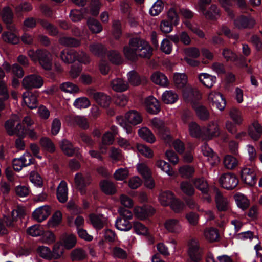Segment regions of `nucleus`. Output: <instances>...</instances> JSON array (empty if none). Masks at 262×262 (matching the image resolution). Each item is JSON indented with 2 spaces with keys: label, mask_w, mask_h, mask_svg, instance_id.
Masks as SVG:
<instances>
[{
  "label": "nucleus",
  "mask_w": 262,
  "mask_h": 262,
  "mask_svg": "<svg viewBox=\"0 0 262 262\" xmlns=\"http://www.w3.org/2000/svg\"><path fill=\"white\" fill-rule=\"evenodd\" d=\"M27 54L33 62H38L43 69L50 70L52 69V55L47 50L38 49L34 51L31 49L28 51Z\"/></svg>",
  "instance_id": "f257e3e1"
},
{
  "label": "nucleus",
  "mask_w": 262,
  "mask_h": 262,
  "mask_svg": "<svg viewBox=\"0 0 262 262\" xmlns=\"http://www.w3.org/2000/svg\"><path fill=\"white\" fill-rule=\"evenodd\" d=\"M151 126L156 129L159 136L166 142L169 143L171 137L169 129L165 126L164 122L159 118H154L150 121Z\"/></svg>",
  "instance_id": "f03ea898"
},
{
  "label": "nucleus",
  "mask_w": 262,
  "mask_h": 262,
  "mask_svg": "<svg viewBox=\"0 0 262 262\" xmlns=\"http://www.w3.org/2000/svg\"><path fill=\"white\" fill-rule=\"evenodd\" d=\"M130 44L134 47L137 48L138 57L149 58L152 54V48L148 42L138 37V41L132 40Z\"/></svg>",
  "instance_id": "7ed1b4c3"
},
{
  "label": "nucleus",
  "mask_w": 262,
  "mask_h": 262,
  "mask_svg": "<svg viewBox=\"0 0 262 262\" xmlns=\"http://www.w3.org/2000/svg\"><path fill=\"white\" fill-rule=\"evenodd\" d=\"M86 94L101 107H107L111 103V97L104 93L96 92L93 89H88L86 90Z\"/></svg>",
  "instance_id": "20e7f679"
},
{
  "label": "nucleus",
  "mask_w": 262,
  "mask_h": 262,
  "mask_svg": "<svg viewBox=\"0 0 262 262\" xmlns=\"http://www.w3.org/2000/svg\"><path fill=\"white\" fill-rule=\"evenodd\" d=\"M23 86L26 89L40 88L43 84L42 78L37 74H30L25 76L23 79Z\"/></svg>",
  "instance_id": "39448f33"
},
{
  "label": "nucleus",
  "mask_w": 262,
  "mask_h": 262,
  "mask_svg": "<svg viewBox=\"0 0 262 262\" xmlns=\"http://www.w3.org/2000/svg\"><path fill=\"white\" fill-rule=\"evenodd\" d=\"M208 101L210 104L220 111L224 110L226 102L222 95L217 92L212 91L208 94Z\"/></svg>",
  "instance_id": "423d86ee"
},
{
  "label": "nucleus",
  "mask_w": 262,
  "mask_h": 262,
  "mask_svg": "<svg viewBox=\"0 0 262 262\" xmlns=\"http://www.w3.org/2000/svg\"><path fill=\"white\" fill-rule=\"evenodd\" d=\"M220 135V129L217 122H210L206 126L202 128V138L210 140Z\"/></svg>",
  "instance_id": "0eeeda50"
},
{
  "label": "nucleus",
  "mask_w": 262,
  "mask_h": 262,
  "mask_svg": "<svg viewBox=\"0 0 262 262\" xmlns=\"http://www.w3.org/2000/svg\"><path fill=\"white\" fill-rule=\"evenodd\" d=\"M219 182L222 187L227 189H232L237 185L238 180L234 174L227 173L221 176Z\"/></svg>",
  "instance_id": "6e6552de"
},
{
  "label": "nucleus",
  "mask_w": 262,
  "mask_h": 262,
  "mask_svg": "<svg viewBox=\"0 0 262 262\" xmlns=\"http://www.w3.org/2000/svg\"><path fill=\"white\" fill-rule=\"evenodd\" d=\"M233 24L235 27L238 29L251 28L255 25V20L251 16L241 15L234 19Z\"/></svg>",
  "instance_id": "1a4fd4ad"
},
{
  "label": "nucleus",
  "mask_w": 262,
  "mask_h": 262,
  "mask_svg": "<svg viewBox=\"0 0 262 262\" xmlns=\"http://www.w3.org/2000/svg\"><path fill=\"white\" fill-rule=\"evenodd\" d=\"M165 229L169 233L180 234L183 231V227L180 220L174 218H169L164 222Z\"/></svg>",
  "instance_id": "9d476101"
},
{
  "label": "nucleus",
  "mask_w": 262,
  "mask_h": 262,
  "mask_svg": "<svg viewBox=\"0 0 262 262\" xmlns=\"http://www.w3.org/2000/svg\"><path fill=\"white\" fill-rule=\"evenodd\" d=\"M155 212L153 207L149 205L136 206L134 209L135 216L139 220H144L152 215Z\"/></svg>",
  "instance_id": "9b49d317"
},
{
  "label": "nucleus",
  "mask_w": 262,
  "mask_h": 262,
  "mask_svg": "<svg viewBox=\"0 0 262 262\" xmlns=\"http://www.w3.org/2000/svg\"><path fill=\"white\" fill-rule=\"evenodd\" d=\"M198 11L203 14L204 16L209 19H216L220 15V10L215 5H211L209 10L206 11L205 7L202 4H199L198 8Z\"/></svg>",
  "instance_id": "f8f14e48"
},
{
  "label": "nucleus",
  "mask_w": 262,
  "mask_h": 262,
  "mask_svg": "<svg viewBox=\"0 0 262 262\" xmlns=\"http://www.w3.org/2000/svg\"><path fill=\"white\" fill-rule=\"evenodd\" d=\"M74 182L81 193H85L84 188L91 183L90 177L88 175L83 176L81 173H77L74 177Z\"/></svg>",
  "instance_id": "ddd939ff"
},
{
  "label": "nucleus",
  "mask_w": 262,
  "mask_h": 262,
  "mask_svg": "<svg viewBox=\"0 0 262 262\" xmlns=\"http://www.w3.org/2000/svg\"><path fill=\"white\" fill-rule=\"evenodd\" d=\"M241 178L246 184L250 186H253L256 183V173L252 168H244L241 171Z\"/></svg>",
  "instance_id": "4468645a"
},
{
  "label": "nucleus",
  "mask_w": 262,
  "mask_h": 262,
  "mask_svg": "<svg viewBox=\"0 0 262 262\" xmlns=\"http://www.w3.org/2000/svg\"><path fill=\"white\" fill-rule=\"evenodd\" d=\"M51 212L50 207L48 205H44L36 209L33 211L32 216L36 221L41 222L49 216Z\"/></svg>",
  "instance_id": "2eb2a0df"
},
{
  "label": "nucleus",
  "mask_w": 262,
  "mask_h": 262,
  "mask_svg": "<svg viewBox=\"0 0 262 262\" xmlns=\"http://www.w3.org/2000/svg\"><path fill=\"white\" fill-rule=\"evenodd\" d=\"M215 201L216 207L219 211H227L230 209V203L228 199L224 196L218 190L216 191Z\"/></svg>",
  "instance_id": "dca6fc26"
},
{
  "label": "nucleus",
  "mask_w": 262,
  "mask_h": 262,
  "mask_svg": "<svg viewBox=\"0 0 262 262\" xmlns=\"http://www.w3.org/2000/svg\"><path fill=\"white\" fill-rule=\"evenodd\" d=\"M138 41V37L131 38L128 43V45L125 46L123 48V52L125 58L130 61H135L138 58L137 48L132 46L130 44L132 40Z\"/></svg>",
  "instance_id": "f3484780"
},
{
  "label": "nucleus",
  "mask_w": 262,
  "mask_h": 262,
  "mask_svg": "<svg viewBox=\"0 0 262 262\" xmlns=\"http://www.w3.org/2000/svg\"><path fill=\"white\" fill-rule=\"evenodd\" d=\"M202 151L204 156L207 157V160L210 165L214 166L219 162V158L213 150L205 143L201 147Z\"/></svg>",
  "instance_id": "a211bd4d"
},
{
  "label": "nucleus",
  "mask_w": 262,
  "mask_h": 262,
  "mask_svg": "<svg viewBox=\"0 0 262 262\" xmlns=\"http://www.w3.org/2000/svg\"><path fill=\"white\" fill-rule=\"evenodd\" d=\"M111 88L116 92H123L127 91L129 88L128 83L120 78L113 79L110 83Z\"/></svg>",
  "instance_id": "6ab92c4d"
},
{
  "label": "nucleus",
  "mask_w": 262,
  "mask_h": 262,
  "mask_svg": "<svg viewBox=\"0 0 262 262\" xmlns=\"http://www.w3.org/2000/svg\"><path fill=\"white\" fill-rule=\"evenodd\" d=\"M147 111L152 114H157L160 110L158 101L152 96H149L145 101Z\"/></svg>",
  "instance_id": "aec40b11"
},
{
  "label": "nucleus",
  "mask_w": 262,
  "mask_h": 262,
  "mask_svg": "<svg viewBox=\"0 0 262 262\" xmlns=\"http://www.w3.org/2000/svg\"><path fill=\"white\" fill-rule=\"evenodd\" d=\"M70 125H77L80 127L86 129L89 128V123L86 118L84 116H74L69 117L67 119Z\"/></svg>",
  "instance_id": "412c9836"
},
{
  "label": "nucleus",
  "mask_w": 262,
  "mask_h": 262,
  "mask_svg": "<svg viewBox=\"0 0 262 262\" xmlns=\"http://www.w3.org/2000/svg\"><path fill=\"white\" fill-rule=\"evenodd\" d=\"M68 189L67 183L61 181L57 189V197L61 203H65L68 200Z\"/></svg>",
  "instance_id": "4be33fe9"
},
{
  "label": "nucleus",
  "mask_w": 262,
  "mask_h": 262,
  "mask_svg": "<svg viewBox=\"0 0 262 262\" xmlns=\"http://www.w3.org/2000/svg\"><path fill=\"white\" fill-rule=\"evenodd\" d=\"M24 103L31 109L37 107L38 103L36 96L31 92H26L23 94Z\"/></svg>",
  "instance_id": "5701e85b"
},
{
  "label": "nucleus",
  "mask_w": 262,
  "mask_h": 262,
  "mask_svg": "<svg viewBox=\"0 0 262 262\" xmlns=\"http://www.w3.org/2000/svg\"><path fill=\"white\" fill-rule=\"evenodd\" d=\"M125 118L128 123L134 125L139 124L142 121V117L140 113L135 110L127 112L125 115Z\"/></svg>",
  "instance_id": "b1692460"
},
{
  "label": "nucleus",
  "mask_w": 262,
  "mask_h": 262,
  "mask_svg": "<svg viewBox=\"0 0 262 262\" xmlns=\"http://www.w3.org/2000/svg\"><path fill=\"white\" fill-rule=\"evenodd\" d=\"M88 13L89 10L86 8H82L80 10L74 9L71 11L70 17L73 21H79L85 17Z\"/></svg>",
  "instance_id": "393cba45"
},
{
  "label": "nucleus",
  "mask_w": 262,
  "mask_h": 262,
  "mask_svg": "<svg viewBox=\"0 0 262 262\" xmlns=\"http://www.w3.org/2000/svg\"><path fill=\"white\" fill-rule=\"evenodd\" d=\"M249 135L254 140H257L262 135V126L257 121H254L249 127Z\"/></svg>",
  "instance_id": "a878e982"
},
{
  "label": "nucleus",
  "mask_w": 262,
  "mask_h": 262,
  "mask_svg": "<svg viewBox=\"0 0 262 262\" xmlns=\"http://www.w3.org/2000/svg\"><path fill=\"white\" fill-rule=\"evenodd\" d=\"M174 194L169 190L161 192L159 193L158 199L162 206L170 205L174 199Z\"/></svg>",
  "instance_id": "bb28decb"
},
{
  "label": "nucleus",
  "mask_w": 262,
  "mask_h": 262,
  "mask_svg": "<svg viewBox=\"0 0 262 262\" xmlns=\"http://www.w3.org/2000/svg\"><path fill=\"white\" fill-rule=\"evenodd\" d=\"M199 81L207 88H211L216 82V77L208 73H202L198 75Z\"/></svg>",
  "instance_id": "cd10ccee"
},
{
  "label": "nucleus",
  "mask_w": 262,
  "mask_h": 262,
  "mask_svg": "<svg viewBox=\"0 0 262 262\" xmlns=\"http://www.w3.org/2000/svg\"><path fill=\"white\" fill-rule=\"evenodd\" d=\"M173 80L176 86L179 89L184 88L188 82V77L184 73H175Z\"/></svg>",
  "instance_id": "c85d7f7f"
},
{
  "label": "nucleus",
  "mask_w": 262,
  "mask_h": 262,
  "mask_svg": "<svg viewBox=\"0 0 262 262\" xmlns=\"http://www.w3.org/2000/svg\"><path fill=\"white\" fill-rule=\"evenodd\" d=\"M151 79L152 81L156 84H158L164 87L168 86V79L165 74L162 73L160 72H156L154 73L151 76Z\"/></svg>",
  "instance_id": "c756f323"
},
{
  "label": "nucleus",
  "mask_w": 262,
  "mask_h": 262,
  "mask_svg": "<svg viewBox=\"0 0 262 262\" xmlns=\"http://www.w3.org/2000/svg\"><path fill=\"white\" fill-rule=\"evenodd\" d=\"M139 136L146 142L153 143L156 141V138L151 132L147 127H143L138 130Z\"/></svg>",
  "instance_id": "7c9ffc66"
},
{
  "label": "nucleus",
  "mask_w": 262,
  "mask_h": 262,
  "mask_svg": "<svg viewBox=\"0 0 262 262\" xmlns=\"http://www.w3.org/2000/svg\"><path fill=\"white\" fill-rule=\"evenodd\" d=\"M115 226L120 231H128L132 228V224L129 220L118 217L115 221Z\"/></svg>",
  "instance_id": "2f4dec72"
},
{
  "label": "nucleus",
  "mask_w": 262,
  "mask_h": 262,
  "mask_svg": "<svg viewBox=\"0 0 262 262\" xmlns=\"http://www.w3.org/2000/svg\"><path fill=\"white\" fill-rule=\"evenodd\" d=\"M59 42L61 45L69 47H77L81 45L80 40L70 36H62L59 39Z\"/></svg>",
  "instance_id": "473e14b6"
},
{
  "label": "nucleus",
  "mask_w": 262,
  "mask_h": 262,
  "mask_svg": "<svg viewBox=\"0 0 262 262\" xmlns=\"http://www.w3.org/2000/svg\"><path fill=\"white\" fill-rule=\"evenodd\" d=\"M90 52L98 57L102 56L106 52L105 47L101 43L94 42L89 46Z\"/></svg>",
  "instance_id": "72a5a7b5"
},
{
  "label": "nucleus",
  "mask_w": 262,
  "mask_h": 262,
  "mask_svg": "<svg viewBox=\"0 0 262 262\" xmlns=\"http://www.w3.org/2000/svg\"><path fill=\"white\" fill-rule=\"evenodd\" d=\"M60 148L64 154L68 156H72L75 151L72 143L67 139H63L59 143Z\"/></svg>",
  "instance_id": "f704fd0d"
},
{
  "label": "nucleus",
  "mask_w": 262,
  "mask_h": 262,
  "mask_svg": "<svg viewBox=\"0 0 262 262\" xmlns=\"http://www.w3.org/2000/svg\"><path fill=\"white\" fill-rule=\"evenodd\" d=\"M76 51L74 50H64L60 54L61 59L66 63H71L75 61Z\"/></svg>",
  "instance_id": "c9c22d12"
},
{
  "label": "nucleus",
  "mask_w": 262,
  "mask_h": 262,
  "mask_svg": "<svg viewBox=\"0 0 262 262\" xmlns=\"http://www.w3.org/2000/svg\"><path fill=\"white\" fill-rule=\"evenodd\" d=\"M178 99L177 94L172 90L165 91L162 95V100L165 103L173 104Z\"/></svg>",
  "instance_id": "e433bc0d"
},
{
  "label": "nucleus",
  "mask_w": 262,
  "mask_h": 262,
  "mask_svg": "<svg viewBox=\"0 0 262 262\" xmlns=\"http://www.w3.org/2000/svg\"><path fill=\"white\" fill-rule=\"evenodd\" d=\"M229 115L234 124L240 125L242 123L243 121L242 113L238 108L232 107L229 112Z\"/></svg>",
  "instance_id": "4c0bfd02"
},
{
  "label": "nucleus",
  "mask_w": 262,
  "mask_h": 262,
  "mask_svg": "<svg viewBox=\"0 0 262 262\" xmlns=\"http://www.w3.org/2000/svg\"><path fill=\"white\" fill-rule=\"evenodd\" d=\"M87 25L90 30L94 33H99L102 31L103 27L101 23L94 18H89Z\"/></svg>",
  "instance_id": "58836bf2"
},
{
  "label": "nucleus",
  "mask_w": 262,
  "mask_h": 262,
  "mask_svg": "<svg viewBox=\"0 0 262 262\" xmlns=\"http://www.w3.org/2000/svg\"><path fill=\"white\" fill-rule=\"evenodd\" d=\"M89 218L91 224L97 230H100L103 228L104 217L102 215L92 214Z\"/></svg>",
  "instance_id": "ea45409f"
},
{
  "label": "nucleus",
  "mask_w": 262,
  "mask_h": 262,
  "mask_svg": "<svg viewBox=\"0 0 262 262\" xmlns=\"http://www.w3.org/2000/svg\"><path fill=\"white\" fill-rule=\"evenodd\" d=\"M100 188L102 191L107 194H113L116 192L114 184L109 181L104 180L100 182Z\"/></svg>",
  "instance_id": "a19ab883"
},
{
  "label": "nucleus",
  "mask_w": 262,
  "mask_h": 262,
  "mask_svg": "<svg viewBox=\"0 0 262 262\" xmlns=\"http://www.w3.org/2000/svg\"><path fill=\"white\" fill-rule=\"evenodd\" d=\"M61 243L65 249H71L76 245V237L73 234L67 235L63 237Z\"/></svg>",
  "instance_id": "79ce46f5"
},
{
  "label": "nucleus",
  "mask_w": 262,
  "mask_h": 262,
  "mask_svg": "<svg viewBox=\"0 0 262 262\" xmlns=\"http://www.w3.org/2000/svg\"><path fill=\"white\" fill-rule=\"evenodd\" d=\"M204 236L206 239L210 242H215L219 238L218 231L212 227L207 228L204 230Z\"/></svg>",
  "instance_id": "37998d69"
},
{
  "label": "nucleus",
  "mask_w": 262,
  "mask_h": 262,
  "mask_svg": "<svg viewBox=\"0 0 262 262\" xmlns=\"http://www.w3.org/2000/svg\"><path fill=\"white\" fill-rule=\"evenodd\" d=\"M156 166L169 176H172L174 174V171L170 169L169 164L163 160H158L156 162Z\"/></svg>",
  "instance_id": "c03bdc74"
},
{
  "label": "nucleus",
  "mask_w": 262,
  "mask_h": 262,
  "mask_svg": "<svg viewBox=\"0 0 262 262\" xmlns=\"http://www.w3.org/2000/svg\"><path fill=\"white\" fill-rule=\"evenodd\" d=\"M39 143L42 148L48 152H53L55 151V147L54 143L48 137H45L40 138Z\"/></svg>",
  "instance_id": "a18cd8bd"
},
{
  "label": "nucleus",
  "mask_w": 262,
  "mask_h": 262,
  "mask_svg": "<svg viewBox=\"0 0 262 262\" xmlns=\"http://www.w3.org/2000/svg\"><path fill=\"white\" fill-rule=\"evenodd\" d=\"M183 23L188 29H189L193 33L197 35L200 38H204L205 34L203 31L199 27L198 25L192 23L189 20H185Z\"/></svg>",
  "instance_id": "49530a36"
},
{
  "label": "nucleus",
  "mask_w": 262,
  "mask_h": 262,
  "mask_svg": "<svg viewBox=\"0 0 262 262\" xmlns=\"http://www.w3.org/2000/svg\"><path fill=\"white\" fill-rule=\"evenodd\" d=\"M128 84L133 86H137L141 84V78L139 74L135 71H131L127 74Z\"/></svg>",
  "instance_id": "de8ad7c7"
},
{
  "label": "nucleus",
  "mask_w": 262,
  "mask_h": 262,
  "mask_svg": "<svg viewBox=\"0 0 262 262\" xmlns=\"http://www.w3.org/2000/svg\"><path fill=\"white\" fill-rule=\"evenodd\" d=\"M19 121L18 117L15 115L6 122L5 124V129L9 135L12 136L15 134V131H14V125L16 122Z\"/></svg>",
  "instance_id": "09e8293b"
},
{
  "label": "nucleus",
  "mask_w": 262,
  "mask_h": 262,
  "mask_svg": "<svg viewBox=\"0 0 262 262\" xmlns=\"http://www.w3.org/2000/svg\"><path fill=\"white\" fill-rule=\"evenodd\" d=\"M234 199L237 206L244 210L249 206V201L244 194L237 193L235 195Z\"/></svg>",
  "instance_id": "8fccbe9b"
},
{
  "label": "nucleus",
  "mask_w": 262,
  "mask_h": 262,
  "mask_svg": "<svg viewBox=\"0 0 262 262\" xmlns=\"http://www.w3.org/2000/svg\"><path fill=\"white\" fill-rule=\"evenodd\" d=\"M137 170L144 179H147L151 177V172L148 166L143 163H140L137 164Z\"/></svg>",
  "instance_id": "3c124183"
},
{
  "label": "nucleus",
  "mask_w": 262,
  "mask_h": 262,
  "mask_svg": "<svg viewBox=\"0 0 262 262\" xmlns=\"http://www.w3.org/2000/svg\"><path fill=\"white\" fill-rule=\"evenodd\" d=\"M73 105L76 108L84 109L89 107L91 105V102L86 97H81L75 100Z\"/></svg>",
  "instance_id": "603ef678"
},
{
  "label": "nucleus",
  "mask_w": 262,
  "mask_h": 262,
  "mask_svg": "<svg viewBox=\"0 0 262 262\" xmlns=\"http://www.w3.org/2000/svg\"><path fill=\"white\" fill-rule=\"evenodd\" d=\"M189 132L191 136L195 138H202V128L195 122L192 121L189 124Z\"/></svg>",
  "instance_id": "864d4df0"
},
{
  "label": "nucleus",
  "mask_w": 262,
  "mask_h": 262,
  "mask_svg": "<svg viewBox=\"0 0 262 262\" xmlns=\"http://www.w3.org/2000/svg\"><path fill=\"white\" fill-rule=\"evenodd\" d=\"M195 112L198 117L202 120H207L209 118V113L207 109L203 105L194 106Z\"/></svg>",
  "instance_id": "5fc2aeb1"
},
{
  "label": "nucleus",
  "mask_w": 262,
  "mask_h": 262,
  "mask_svg": "<svg viewBox=\"0 0 262 262\" xmlns=\"http://www.w3.org/2000/svg\"><path fill=\"white\" fill-rule=\"evenodd\" d=\"M117 123L120 125L126 132L127 134L134 135L132 127L127 124L126 118L124 119L122 116H117L116 118Z\"/></svg>",
  "instance_id": "6e6d98bb"
},
{
  "label": "nucleus",
  "mask_w": 262,
  "mask_h": 262,
  "mask_svg": "<svg viewBox=\"0 0 262 262\" xmlns=\"http://www.w3.org/2000/svg\"><path fill=\"white\" fill-rule=\"evenodd\" d=\"M193 184L197 189L203 193H206L208 189V185L204 178H197L193 180Z\"/></svg>",
  "instance_id": "4d7b16f0"
},
{
  "label": "nucleus",
  "mask_w": 262,
  "mask_h": 262,
  "mask_svg": "<svg viewBox=\"0 0 262 262\" xmlns=\"http://www.w3.org/2000/svg\"><path fill=\"white\" fill-rule=\"evenodd\" d=\"M60 88L62 91L70 93H77L79 91L78 86L71 82L62 83L60 85Z\"/></svg>",
  "instance_id": "13d9d810"
},
{
  "label": "nucleus",
  "mask_w": 262,
  "mask_h": 262,
  "mask_svg": "<svg viewBox=\"0 0 262 262\" xmlns=\"http://www.w3.org/2000/svg\"><path fill=\"white\" fill-rule=\"evenodd\" d=\"M188 254L189 256L201 255L199 251V242L197 240L195 239L191 240L189 243Z\"/></svg>",
  "instance_id": "bf43d9fd"
},
{
  "label": "nucleus",
  "mask_w": 262,
  "mask_h": 262,
  "mask_svg": "<svg viewBox=\"0 0 262 262\" xmlns=\"http://www.w3.org/2000/svg\"><path fill=\"white\" fill-rule=\"evenodd\" d=\"M223 163L225 167L229 169H233L238 164L237 160L234 157L229 155L224 157Z\"/></svg>",
  "instance_id": "052dcab7"
},
{
  "label": "nucleus",
  "mask_w": 262,
  "mask_h": 262,
  "mask_svg": "<svg viewBox=\"0 0 262 262\" xmlns=\"http://www.w3.org/2000/svg\"><path fill=\"white\" fill-rule=\"evenodd\" d=\"M179 172L182 177L188 178L193 175L194 169L193 167L186 165L179 167Z\"/></svg>",
  "instance_id": "680f3d73"
},
{
  "label": "nucleus",
  "mask_w": 262,
  "mask_h": 262,
  "mask_svg": "<svg viewBox=\"0 0 262 262\" xmlns=\"http://www.w3.org/2000/svg\"><path fill=\"white\" fill-rule=\"evenodd\" d=\"M163 8V1L157 0L149 10L150 14L152 16H157L162 12Z\"/></svg>",
  "instance_id": "e2e57ef3"
},
{
  "label": "nucleus",
  "mask_w": 262,
  "mask_h": 262,
  "mask_svg": "<svg viewBox=\"0 0 262 262\" xmlns=\"http://www.w3.org/2000/svg\"><path fill=\"white\" fill-rule=\"evenodd\" d=\"M37 252L38 254L42 258L47 259L51 260V250L50 249L46 246H40L37 249Z\"/></svg>",
  "instance_id": "0e129e2a"
},
{
  "label": "nucleus",
  "mask_w": 262,
  "mask_h": 262,
  "mask_svg": "<svg viewBox=\"0 0 262 262\" xmlns=\"http://www.w3.org/2000/svg\"><path fill=\"white\" fill-rule=\"evenodd\" d=\"M3 40L12 44H17L19 41V37L14 33L6 32L2 34Z\"/></svg>",
  "instance_id": "69168bd1"
},
{
  "label": "nucleus",
  "mask_w": 262,
  "mask_h": 262,
  "mask_svg": "<svg viewBox=\"0 0 262 262\" xmlns=\"http://www.w3.org/2000/svg\"><path fill=\"white\" fill-rule=\"evenodd\" d=\"M62 220V213L60 211H56L48 221L50 227H55L58 225Z\"/></svg>",
  "instance_id": "338daca9"
},
{
  "label": "nucleus",
  "mask_w": 262,
  "mask_h": 262,
  "mask_svg": "<svg viewBox=\"0 0 262 262\" xmlns=\"http://www.w3.org/2000/svg\"><path fill=\"white\" fill-rule=\"evenodd\" d=\"M86 254L84 250L80 248L73 250L70 254L72 260H81L86 257Z\"/></svg>",
  "instance_id": "774afa93"
}]
</instances>
